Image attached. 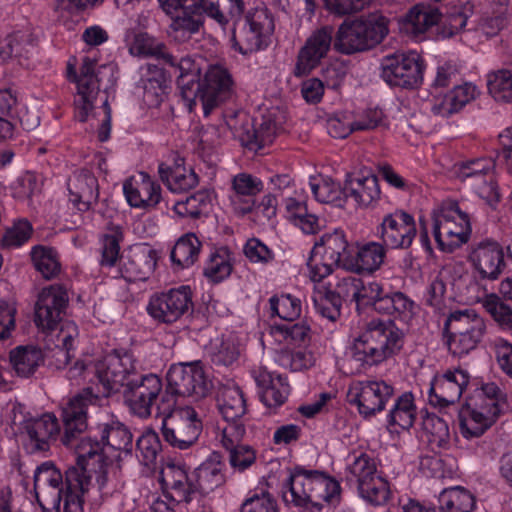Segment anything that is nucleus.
<instances>
[{
	"label": "nucleus",
	"instance_id": "obj_1",
	"mask_svg": "<svg viewBox=\"0 0 512 512\" xmlns=\"http://www.w3.org/2000/svg\"><path fill=\"white\" fill-rule=\"evenodd\" d=\"M281 492L287 505L307 511H321L324 502H339L341 487L338 481L323 472L295 467L282 484Z\"/></svg>",
	"mask_w": 512,
	"mask_h": 512
},
{
	"label": "nucleus",
	"instance_id": "obj_2",
	"mask_svg": "<svg viewBox=\"0 0 512 512\" xmlns=\"http://www.w3.org/2000/svg\"><path fill=\"white\" fill-rule=\"evenodd\" d=\"M405 335L393 321L373 319L354 339L351 354L361 367L379 365L397 355L403 348Z\"/></svg>",
	"mask_w": 512,
	"mask_h": 512
},
{
	"label": "nucleus",
	"instance_id": "obj_3",
	"mask_svg": "<svg viewBox=\"0 0 512 512\" xmlns=\"http://www.w3.org/2000/svg\"><path fill=\"white\" fill-rule=\"evenodd\" d=\"M163 11L172 17L170 29L175 39H187L203 25V14L224 26L228 19L214 0H158ZM229 12L239 16L244 11L243 0H227Z\"/></svg>",
	"mask_w": 512,
	"mask_h": 512
},
{
	"label": "nucleus",
	"instance_id": "obj_4",
	"mask_svg": "<svg viewBox=\"0 0 512 512\" xmlns=\"http://www.w3.org/2000/svg\"><path fill=\"white\" fill-rule=\"evenodd\" d=\"M388 23V19L380 13L345 20L335 33L334 49L345 55L370 50L387 36Z\"/></svg>",
	"mask_w": 512,
	"mask_h": 512
},
{
	"label": "nucleus",
	"instance_id": "obj_5",
	"mask_svg": "<svg viewBox=\"0 0 512 512\" xmlns=\"http://www.w3.org/2000/svg\"><path fill=\"white\" fill-rule=\"evenodd\" d=\"M181 96L189 111H193L197 101L203 113L208 116L217 106L229 100L234 94L233 80L229 72L221 66H210L202 79L183 82Z\"/></svg>",
	"mask_w": 512,
	"mask_h": 512
},
{
	"label": "nucleus",
	"instance_id": "obj_6",
	"mask_svg": "<svg viewBox=\"0 0 512 512\" xmlns=\"http://www.w3.org/2000/svg\"><path fill=\"white\" fill-rule=\"evenodd\" d=\"M443 331L449 352L462 357L482 342L487 332V322L473 309L456 310L446 318Z\"/></svg>",
	"mask_w": 512,
	"mask_h": 512
},
{
	"label": "nucleus",
	"instance_id": "obj_7",
	"mask_svg": "<svg viewBox=\"0 0 512 512\" xmlns=\"http://www.w3.org/2000/svg\"><path fill=\"white\" fill-rule=\"evenodd\" d=\"M92 435L85 436L78 444L77 464L83 466L85 458L103 455L108 446L114 450L130 454L133 449V435L130 429L115 417L111 416L98 423L90 430Z\"/></svg>",
	"mask_w": 512,
	"mask_h": 512
},
{
	"label": "nucleus",
	"instance_id": "obj_8",
	"mask_svg": "<svg viewBox=\"0 0 512 512\" xmlns=\"http://www.w3.org/2000/svg\"><path fill=\"white\" fill-rule=\"evenodd\" d=\"M308 265L314 281L330 275L336 267L351 268L352 255L345 233L335 229L323 234L314 244Z\"/></svg>",
	"mask_w": 512,
	"mask_h": 512
},
{
	"label": "nucleus",
	"instance_id": "obj_9",
	"mask_svg": "<svg viewBox=\"0 0 512 512\" xmlns=\"http://www.w3.org/2000/svg\"><path fill=\"white\" fill-rule=\"evenodd\" d=\"M433 236L442 251L451 252L469 240L472 228L470 215L457 202H444L433 211Z\"/></svg>",
	"mask_w": 512,
	"mask_h": 512
},
{
	"label": "nucleus",
	"instance_id": "obj_10",
	"mask_svg": "<svg viewBox=\"0 0 512 512\" xmlns=\"http://www.w3.org/2000/svg\"><path fill=\"white\" fill-rule=\"evenodd\" d=\"M12 423L18 427L24 449L29 454L47 452L59 435L60 426L52 413L33 417L24 413L22 405L14 406Z\"/></svg>",
	"mask_w": 512,
	"mask_h": 512
},
{
	"label": "nucleus",
	"instance_id": "obj_11",
	"mask_svg": "<svg viewBox=\"0 0 512 512\" xmlns=\"http://www.w3.org/2000/svg\"><path fill=\"white\" fill-rule=\"evenodd\" d=\"M273 31L274 20L268 9L256 7L247 13L243 22L234 27L232 46L243 55L257 52L268 46Z\"/></svg>",
	"mask_w": 512,
	"mask_h": 512
},
{
	"label": "nucleus",
	"instance_id": "obj_12",
	"mask_svg": "<svg viewBox=\"0 0 512 512\" xmlns=\"http://www.w3.org/2000/svg\"><path fill=\"white\" fill-rule=\"evenodd\" d=\"M170 407L163 408L162 437L173 448L186 450L197 442L202 432V421L190 406L174 408L166 413Z\"/></svg>",
	"mask_w": 512,
	"mask_h": 512
},
{
	"label": "nucleus",
	"instance_id": "obj_13",
	"mask_svg": "<svg viewBox=\"0 0 512 512\" xmlns=\"http://www.w3.org/2000/svg\"><path fill=\"white\" fill-rule=\"evenodd\" d=\"M467 260L473 277L479 282L498 280L507 267L503 246L489 237L474 241L469 246Z\"/></svg>",
	"mask_w": 512,
	"mask_h": 512
},
{
	"label": "nucleus",
	"instance_id": "obj_14",
	"mask_svg": "<svg viewBox=\"0 0 512 512\" xmlns=\"http://www.w3.org/2000/svg\"><path fill=\"white\" fill-rule=\"evenodd\" d=\"M166 394L163 392L162 379L157 374L149 373L127 381L124 399L134 415L147 418L152 414L155 405L159 413L163 412L157 402L161 399L164 403Z\"/></svg>",
	"mask_w": 512,
	"mask_h": 512
},
{
	"label": "nucleus",
	"instance_id": "obj_15",
	"mask_svg": "<svg viewBox=\"0 0 512 512\" xmlns=\"http://www.w3.org/2000/svg\"><path fill=\"white\" fill-rule=\"evenodd\" d=\"M192 308L191 288L182 285L152 294L146 309L156 323L171 325L189 313Z\"/></svg>",
	"mask_w": 512,
	"mask_h": 512
},
{
	"label": "nucleus",
	"instance_id": "obj_16",
	"mask_svg": "<svg viewBox=\"0 0 512 512\" xmlns=\"http://www.w3.org/2000/svg\"><path fill=\"white\" fill-rule=\"evenodd\" d=\"M137 362L127 350H114L96 364L95 374L103 387L102 394L109 396L120 391L129 377L136 373Z\"/></svg>",
	"mask_w": 512,
	"mask_h": 512
},
{
	"label": "nucleus",
	"instance_id": "obj_17",
	"mask_svg": "<svg viewBox=\"0 0 512 512\" xmlns=\"http://www.w3.org/2000/svg\"><path fill=\"white\" fill-rule=\"evenodd\" d=\"M381 68V77L390 86L414 89L423 81V61L416 52L388 55Z\"/></svg>",
	"mask_w": 512,
	"mask_h": 512
},
{
	"label": "nucleus",
	"instance_id": "obj_18",
	"mask_svg": "<svg viewBox=\"0 0 512 512\" xmlns=\"http://www.w3.org/2000/svg\"><path fill=\"white\" fill-rule=\"evenodd\" d=\"M393 395V386L383 380L356 381L348 389L347 401L361 416L370 418L383 411Z\"/></svg>",
	"mask_w": 512,
	"mask_h": 512
},
{
	"label": "nucleus",
	"instance_id": "obj_19",
	"mask_svg": "<svg viewBox=\"0 0 512 512\" xmlns=\"http://www.w3.org/2000/svg\"><path fill=\"white\" fill-rule=\"evenodd\" d=\"M91 388L84 389L81 393L70 398L62 407V421L64 433L61 437L63 445L75 449L78 454V444L84 438L82 434L87 430V410L89 405L95 402Z\"/></svg>",
	"mask_w": 512,
	"mask_h": 512
},
{
	"label": "nucleus",
	"instance_id": "obj_20",
	"mask_svg": "<svg viewBox=\"0 0 512 512\" xmlns=\"http://www.w3.org/2000/svg\"><path fill=\"white\" fill-rule=\"evenodd\" d=\"M211 387L199 362L174 364L167 372V389L173 395L205 397Z\"/></svg>",
	"mask_w": 512,
	"mask_h": 512
},
{
	"label": "nucleus",
	"instance_id": "obj_21",
	"mask_svg": "<svg viewBox=\"0 0 512 512\" xmlns=\"http://www.w3.org/2000/svg\"><path fill=\"white\" fill-rule=\"evenodd\" d=\"M96 61L84 57L82 59L80 74L77 75L75 65L68 62L67 65V78L69 81L77 84V95L75 99V117L80 122H85L89 113L94 107L100 91V83L97 74H95Z\"/></svg>",
	"mask_w": 512,
	"mask_h": 512
},
{
	"label": "nucleus",
	"instance_id": "obj_22",
	"mask_svg": "<svg viewBox=\"0 0 512 512\" xmlns=\"http://www.w3.org/2000/svg\"><path fill=\"white\" fill-rule=\"evenodd\" d=\"M69 302L67 290L58 284L42 289L35 304L36 326L50 333L62 323Z\"/></svg>",
	"mask_w": 512,
	"mask_h": 512
},
{
	"label": "nucleus",
	"instance_id": "obj_23",
	"mask_svg": "<svg viewBox=\"0 0 512 512\" xmlns=\"http://www.w3.org/2000/svg\"><path fill=\"white\" fill-rule=\"evenodd\" d=\"M414 217L397 209L386 214L376 228V234L388 249H408L416 236Z\"/></svg>",
	"mask_w": 512,
	"mask_h": 512
},
{
	"label": "nucleus",
	"instance_id": "obj_24",
	"mask_svg": "<svg viewBox=\"0 0 512 512\" xmlns=\"http://www.w3.org/2000/svg\"><path fill=\"white\" fill-rule=\"evenodd\" d=\"M504 403L490 399L488 403L468 402L459 412V425L463 437L470 439L481 436L496 421Z\"/></svg>",
	"mask_w": 512,
	"mask_h": 512
},
{
	"label": "nucleus",
	"instance_id": "obj_25",
	"mask_svg": "<svg viewBox=\"0 0 512 512\" xmlns=\"http://www.w3.org/2000/svg\"><path fill=\"white\" fill-rule=\"evenodd\" d=\"M334 37V28L329 25L314 31L299 50L294 76L303 77L310 74L327 56L331 45H334Z\"/></svg>",
	"mask_w": 512,
	"mask_h": 512
},
{
	"label": "nucleus",
	"instance_id": "obj_26",
	"mask_svg": "<svg viewBox=\"0 0 512 512\" xmlns=\"http://www.w3.org/2000/svg\"><path fill=\"white\" fill-rule=\"evenodd\" d=\"M494 168L495 161L492 158H477L460 163L456 174L463 181L475 180V184H479L478 195L489 204H493L500 200L498 187L492 175Z\"/></svg>",
	"mask_w": 512,
	"mask_h": 512
},
{
	"label": "nucleus",
	"instance_id": "obj_27",
	"mask_svg": "<svg viewBox=\"0 0 512 512\" xmlns=\"http://www.w3.org/2000/svg\"><path fill=\"white\" fill-rule=\"evenodd\" d=\"M469 378V374L462 369L448 370L435 376L428 391L429 404L439 408L455 404L467 387Z\"/></svg>",
	"mask_w": 512,
	"mask_h": 512
},
{
	"label": "nucleus",
	"instance_id": "obj_28",
	"mask_svg": "<svg viewBox=\"0 0 512 512\" xmlns=\"http://www.w3.org/2000/svg\"><path fill=\"white\" fill-rule=\"evenodd\" d=\"M157 260V251L150 245H133L120 257L121 276L128 282L145 281L154 272Z\"/></svg>",
	"mask_w": 512,
	"mask_h": 512
},
{
	"label": "nucleus",
	"instance_id": "obj_29",
	"mask_svg": "<svg viewBox=\"0 0 512 512\" xmlns=\"http://www.w3.org/2000/svg\"><path fill=\"white\" fill-rule=\"evenodd\" d=\"M344 195L352 198L359 207L374 206L381 195L377 176L366 167L358 172L347 174Z\"/></svg>",
	"mask_w": 512,
	"mask_h": 512
},
{
	"label": "nucleus",
	"instance_id": "obj_30",
	"mask_svg": "<svg viewBox=\"0 0 512 512\" xmlns=\"http://www.w3.org/2000/svg\"><path fill=\"white\" fill-rule=\"evenodd\" d=\"M123 191L130 206L145 210L154 209L162 198L160 185L145 172L126 180Z\"/></svg>",
	"mask_w": 512,
	"mask_h": 512
},
{
	"label": "nucleus",
	"instance_id": "obj_31",
	"mask_svg": "<svg viewBox=\"0 0 512 512\" xmlns=\"http://www.w3.org/2000/svg\"><path fill=\"white\" fill-rule=\"evenodd\" d=\"M263 182L248 173H239L232 178L229 200L233 211L238 215L253 212L256 196L263 191Z\"/></svg>",
	"mask_w": 512,
	"mask_h": 512
},
{
	"label": "nucleus",
	"instance_id": "obj_32",
	"mask_svg": "<svg viewBox=\"0 0 512 512\" xmlns=\"http://www.w3.org/2000/svg\"><path fill=\"white\" fill-rule=\"evenodd\" d=\"M86 475L91 476V485H95L102 496L108 497L119 488L118 471L104 455L85 458L83 461Z\"/></svg>",
	"mask_w": 512,
	"mask_h": 512
},
{
	"label": "nucleus",
	"instance_id": "obj_33",
	"mask_svg": "<svg viewBox=\"0 0 512 512\" xmlns=\"http://www.w3.org/2000/svg\"><path fill=\"white\" fill-rule=\"evenodd\" d=\"M68 191L72 204L79 211H88L98 200V180L89 170L76 171L68 180Z\"/></svg>",
	"mask_w": 512,
	"mask_h": 512
},
{
	"label": "nucleus",
	"instance_id": "obj_34",
	"mask_svg": "<svg viewBox=\"0 0 512 512\" xmlns=\"http://www.w3.org/2000/svg\"><path fill=\"white\" fill-rule=\"evenodd\" d=\"M91 485V476L86 475L85 468L76 463L65 472V498L63 512H83L81 495Z\"/></svg>",
	"mask_w": 512,
	"mask_h": 512
},
{
	"label": "nucleus",
	"instance_id": "obj_35",
	"mask_svg": "<svg viewBox=\"0 0 512 512\" xmlns=\"http://www.w3.org/2000/svg\"><path fill=\"white\" fill-rule=\"evenodd\" d=\"M277 130V124L270 115H267L262 117V121L257 127L249 121L244 123L237 131L236 136L242 146L257 152L274 141Z\"/></svg>",
	"mask_w": 512,
	"mask_h": 512
},
{
	"label": "nucleus",
	"instance_id": "obj_36",
	"mask_svg": "<svg viewBox=\"0 0 512 512\" xmlns=\"http://www.w3.org/2000/svg\"><path fill=\"white\" fill-rule=\"evenodd\" d=\"M162 485L170 490L172 500L180 502L191 501V495L196 492L193 474L189 476L182 467L170 465L162 472Z\"/></svg>",
	"mask_w": 512,
	"mask_h": 512
},
{
	"label": "nucleus",
	"instance_id": "obj_37",
	"mask_svg": "<svg viewBox=\"0 0 512 512\" xmlns=\"http://www.w3.org/2000/svg\"><path fill=\"white\" fill-rule=\"evenodd\" d=\"M256 382L263 388L260 397L267 408L276 409L286 402L290 393L286 377L262 371L256 377Z\"/></svg>",
	"mask_w": 512,
	"mask_h": 512
},
{
	"label": "nucleus",
	"instance_id": "obj_38",
	"mask_svg": "<svg viewBox=\"0 0 512 512\" xmlns=\"http://www.w3.org/2000/svg\"><path fill=\"white\" fill-rule=\"evenodd\" d=\"M223 469L224 464L219 460V456L217 455L203 462L193 472L196 492L209 494L224 485L226 478Z\"/></svg>",
	"mask_w": 512,
	"mask_h": 512
},
{
	"label": "nucleus",
	"instance_id": "obj_39",
	"mask_svg": "<svg viewBox=\"0 0 512 512\" xmlns=\"http://www.w3.org/2000/svg\"><path fill=\"white\" fill-rule=\"evenodd\" d=\"M140 84L143 99L149 107L159 106L166 89V77L162 68L155 64H146L141 68Z\"/></svg>",
	"mask_w": 512,
	"mask_h": 512
},
{
	"label": "nucleus",
	"instance_id": "obj_40",
	"mask_svg": "<svg viewBox=\"0 0 512 512\" xmlns=\"http://www.w3.org/2000/svg\"><path fill=\"white\" fill-rule=\"evenodd\" d=\"M216 401L225 421L241 419L246 412L243 392L234 384L221 385L217 391Z\"/></svg>",
	"mask_w": 512,
	"mask_h": 512
},
{
	"label": "nucleus",
	"instance_id": "obj_41",
	"mask_svg": "<svg viewBox=\"0 0 512 512\" xmlns=\"http://www.w3.org/2000/svg\"><path fill=\"white\" fill-rule=\"evenodd\" d=\"M160 179L174 193L188 191L198 185V176L192 169H186L182 164L176 163L171 168L164 163L158 167Z\"/></svg>",
	"mask_w": 512,
	"mask_h": 512
},
{
	"label": "nucleus",
	"instance_id": "obj_42",
	"mask_svg": "<svg viewBox=\"0 0 512 512\" xmlns=\"http://www.w3.org/2000/svg\"><path fill=\"white\" fill-rule=\"evenodd\" d=\"M441 17L442 14L437 7L417 4L405 16V29L417 37L438 24Z\"/></svg>",
	"mask_w": 512,
	"mask_h": 512
},
{
	"label": "nucleus",
	"instance_id": "obj_43",
	"mask_svg": "<svg viewBox=\"0 0 512 512\" xmlns=\"http://www.w3.org/2000/svg\"><path fill=\"white\" fill-rule=\"evenodd\" d=\"M416 419V406L412 393L405 392L399 396L389 411L387 422L389 427H398L402 430H408L414 424Z\"/></svg>",
	"mask_w": 512,
	"mask_h": 512
},
{
	"label": "nucleus",
	"instance_id": "obj_44",
	"mask_svg": "<svg viewBox=\"0 0 512 512\" xmlns=\"http://www.w3.org/2000/svg\"><path fill=\"white\" fill-rule=\"evenodd\" d=\"M439 503L443 512H472L475 497L465 488L456 486L443 490L439 495Z\"/></svg>",
	"mask_w": 512,
	"mask_h": 512
},
{
	"label": "nucleus",
	"instance_id": "obj_45",
	"mask_svg": "<svg viewBox=\"0 0 512 512\" xmlns=\"http://www.w3.org/2000/svg\"><path fill=\"white\" fill-rule=\"evenodd\" d=\"M377 465L373 456L361 452L353 456V461L346 468V482L351 487H357L362 481L377 476Z\"/></svg>",
	"mask_w": 512,
	"mask_h": 512
},
{
	"label": "nucleus",
	"instance_id": "obj_46",
	"mask_svg": "<svg viewBox=\"0 0 512 512\" xmlns=\"http://www.w3.org/2000/svg\"><path fill=\"white\" fill-rule=\"evenodd\" d=\"M10 361L18 376L29 377L43 362V355L38 348L19 346L10 352Z\"/></svg>",
	"mask_w": 512,
	"mask_h": 512
},
{
	"label": "nucleus",
	"instance_id": "obj_47",
	"mask_svg": "<svg viewBox=\"0 0 512 512\" xmlns=\"http://www.w3.org/2000/svg\"><path fill=\"white\" fill-rule=\"evenodd\" d=\"M201 242L195 234L189 233L181 237L171 251L172 262L180 268L192 266L198 258Z\"/></svg>",
	"mask_w": 512,
	"mask_h": 512
},
{
	"label": "nucleus",
	"instance_id": "obj_48",
	"mask_svg": "<svg viewBox=\"0 0 512 512\" xmlns=\"http://www.w3.org/2000/svg\"><path fill=\"white\" fill-rule=\"evenodd\" d=\"M356 489L361 498L375 506L386 504L391 495L388 481L379 474L367 481H362Z\"/></svg>",
	"mask_w": 512,
	"mask_h": 512
},
{
	"label": "nucleus",
	"instance_id": "obj_49",
	"mask_svg": "<svg viewBox=\"0 0 512 512\" xmlns=\"http://www.w3.org/2000/svg\"><path fill=\"white\" fill-rule=\"evenodd\" d=\"M412 307L413 302L402 292H386L383 289L373 308L379 313L397 317L410 312Z\"/></svg>",
	"mask_w": 512,
	"mask_h": 512
},
{
	"label": "nucleus",
	"instance_id": "obj_50",
	"mask_svg": "<svg viewBox=\"0 0 512 512\" xmlns=\"http://www.w3.org/2000/svg\"><path fill=\"white\" fill-rule=\"evenodd\" d=\"M211 206V196L207 191L200 190L187 197L185 200L177 201L173 210L180 217L199 218L208 212Z\"/></svg>",
	"mask_w": 512,
	"mask_h": 512
},
{
	"label": "nucleus",
	"instance_id": "obj_51",
	"mask_svg": "<svg viewBox=\"0 0 512 512\" xmlns=\"http://www.w3.org/2000/svg\"><path fill=\"white\" fill-rule=\"evenodd\" d=\"M31 258L36 270L46 280H51L60 273L61 265L53 248L35 246L31 251Z\"/></svg>",
	"mask_w": 512,
	"mask_h": 512
},
{
	"label": "nucleus",
	"instance_id": "obj_52",
	"mask_svg": "<svg viewBox=\"0 0 512 512\" xmlns=\"http://www.w3.org/2000/svg\"><path fill=\"white\" fill-rule=\"evenodd\" d=\"M483 308L503 330H512V307L497 294H489L482 301Z\"/></svg>",
	"mask_w": 512,
	"mask_h": 512
},
{
	"label": "nucleus",
	"instance_id": "obj_53",
	"mask_svg": "<svg viewBox=\"0 0 512 512\" xmlns=\"http://www.w3.org/2000/svg\"><path fill=\"white\" fill-rule=\"evenodd\" d=\"M60 324V330L56 335L57 349L54 353L59 361L58 368L67 365L73 357L71 351L74 349V340L78 336V328L75 323L66 321Z\"/></svg>",
	"mask_w": 512,
	"mask_h": 512
},
{
	"label": "nucleus",
	"instance_id": "obj_54",
	"mask_svg": "<svg viewBox=\"0 0 512 512\" xmlns=\"http://www.w3.org/2000/svg\"><path fill=\"white\" fill-rule=\"evenodd\" d=\"M310 187L318 202L341 206L344 187L341 188L339 184L335 183L331 179L320 178L316 181V179L313 178L310 182Z\"/></svg>",
	"mask_w": 512,
	"mask_h": 512
},
{
	"label": "nucleus",
	"instance_id": "obj_55",
	"mask_svg": "<svg viewBox=\"0 0 512 512\" xmlns=\"http://www.w3.org/2000/svg\"><path fill=\"white\" fill-rule=\"evenodd\" d=\"M386 249L382 241L365 244L357 252L358 267L369 272L377 270L384 261Z\"/></svg>",
	"mask_w": 512,
	"mask_h": 512
},
{
	"label": "nucleus",
	"instance_id": "obj_56",
	"mask_svg": "<svg viewBox=\"0 0 512 512\" xmlns=\"http://www.w3.org/2000/svg\"><path fill=\"white\" fill-rule=\"evenodd\" d=\"M488 90L498 102H512V71L498 70L489 75Z\"/></svg>",
	"mask_w": 512,
	"mask_h": 512
},
{
	"label": "nucleus",
	"instance_id": "obj_57",
	"mask_svg": "<svg viewBox=\"0 0 512 512\" xmlns=\"http://www.w3.org/2000/svg\"><path fill=\"white\" fill-rule=\"evenodd\" d=\"M269 303L272 314L288 322H293L301 315V301L291 294L272 296Z\"/></svg>",
	"mask_w": 512,
	"mask_h": 512
},
{
	"label": "nucleus",
	"instance_id": "obj_58",
	"mask_svg": "<svg viewBox=\"0 0 512 512\" xmlns=\"http://www.w3.org/2000/svg\"><path fill=\"white\" fill-rule=\"evenodd\" d=\"M473 12L474 6L470 2L450 8L442 28V35L444 37H452L461 32L465 28L467 20L473 15Z\"/></svg>",
	"mask_w": 512,
	"mask_h": 512
},
{
	"label": "nucleus",
	"instance_id": "obj_59",
	"mask_svg": "<svg viewBox=\"0 0 512 512\" xmlns=\"http://www.w3.org/2000/svg\"><path fill=\"white\" fill-rule=\"evenodd\" d=\"M136 451L141 464L147 467L154 465L161 451L158 435L153 431L143 433L136 441Z\"/></svg>",
	"mask_w": 512,
	"mask_h": 512
},
{
	"label": "nucleus",
	"instance_id": "obj_60",
	"mask_svg": "<svg viewBox=\"0 0 512 512\" xmlns=\"http://www.w3.org/2000/svg\"><path fill=\"white\" fill-rule=\"evenodd\" d=\"M423 429L429 435L428 441L431 445L445 448L450 441L448 423L435 414H428L423 420Z\"/></svg>",
	"mask_w": 512,
	"mask_h": 512
},
{
	"label": "nucleus",
	"instance_id": "obj_61",
	"mask_svg": "<svg viewBox=\"0 0 512 512\" xmlns=\"http://www.w3.org/2000/svg\"><path fill=\"white\" fill-rule=\"evenodd\" d=\"M313 303L316 311L324 318L334 322L341 315L340 300H337L330 293V287H326L324 291L319 290L313 296Z\"/></svg>",
	"mask_w": 512,
	"mask_h": 512
},
{
	"label": "nucleus",
	"instance_id": "obj_62",
	"mask_svg": "<svg viewBox=\"0 0 512 512\" xmlns=\"http://www.w3.org/2000/svg\"><path fill=\"white\" fill-rule=\"evenodd\" d=\"M34 490L43 512H61V502L65 498L64 486H49Z\"/></svg>",
	"mask_w": 512,
	"mask_h": 512
},
{
	"label": "nucleus",
	"instance_id": "obj_63",
	"mask_svg": "<svg viewBox=\"0 0 512 512\" xmlns=\"http://www.w3.org/2000/svg\"><path fill=\"white\" fill-rule=\"evenodd\" d=\"M49 486H64L60 470L51 461L42 463L34 472V489Z\"/></svg>",
	"mask_w": 512,
	"mask_h": 512
},
{
	"label": "nucleus",
	"instance_id": "obj_64",
	"mask_svg": "<svg viewBox=\"0 0 512 512\" xmlns=\"http://www.w3.org/2000/svg\"><path fill=\"white\" fill-rule=\"evenodd\" d=\"M240 512H278L277 502L269 493L262 491L247 498L240 507Z\"/></svg>",
	"mask_w": 512,
	"mask_h": 512
}]
</instances>
